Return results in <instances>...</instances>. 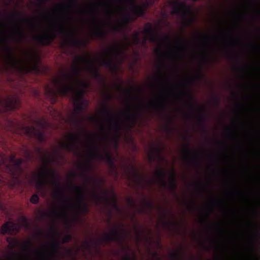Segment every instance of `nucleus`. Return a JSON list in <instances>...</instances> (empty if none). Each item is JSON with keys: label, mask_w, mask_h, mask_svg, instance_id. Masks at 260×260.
Instances as JSON below:
<instances>
[{"label": "nucleus", "mask_w": 260, "mask_h": 260, "mask_svg": "<svg viewBox=\"0 0 260 260\" xmlns=\"http://www.w3.org/2000/svg\"><path fill=\"white\" fill-rule=\"evenodd\" d=\"M73 72L75 78H73L72 76H66L68 79L73 80V84L69 82L65 83L61 79L57 78L54 79V82L58 86V92L61 96H69L73 91L76 90L77 94L74 98V117L71 120L75 124L80 125L81 124L82 120L79 118V115L84 110L85 105V106L88 105V102L83 98V94L84 89L88 86V83L79 79L80 69L79 68H74Z\"/></svg>", "instance_id": "nucleus-1"}, {"label": "nucleus", "mask_w": 260, "mask_h": 260, "mask_svg": "<svg viewBox=\"0 0 260 260\" xmlns=\"http://www.w3.org/2000/svg\"><path fill=\"white\" fill-rule=\"evenodd\" d=\"M35 149L36 153L39 155L41 160L44 164V168L39 174V179L37 181V186L39 188H42L48 184V179L50 178L53 187H57V192L61 193L63 188L60 183L58 175L55 171L49 168V164L53 161V159L47 157L49 155L48 152L42 148L35 147Z\"/></svg>", "instance_id": "nucleus-2"}, {"label": "nucleus", "mask_w": 260, "mask_h": 260, "mask_svg": "<svg viewBox=\"0 0 260 260\" xmlns=\"http://www.w3.org/2000/svg\"><path fill=\"white\" fill-rule=\"evenodd\" d=\"M129 234V232L124 229V224H121L118 227H114L109 233H105L104 236L98 239L95 243L92 239L85 240L82 244V247L84 251L87 250L91 253L92 249L94 246L98 248L99 245L103 243L111 242L122 243Z\"/></svg>", "instance_id": "nucleus-3"}, {"label": "nucleus", "mask_w": 260, "mask_h": 260, "mask_svg": "<svg viewBox=\"0 0 260 260\" xmlns=\"http://www.w3.org/2000/svg\"><path fill=\"white\" fill-rule=\"evenodd\" d=\"M63 188L62 192L58 193L57 191V187H53L54 189V195L55 197H59L63 202L66 203L64 207L66 209L75 208L78 213L87 214L89 212V208L85 202V189L84 188L77 185H72V188L74 191L77 193V198L76 200V204L75 207L71 204L70 200L69 199L65 198L64 188Z\"/></svg>", "instance_id": "nucleus-4"}, {"label": "nucleus", "mask_w": 260, "mask_h": 260, "mask_svg": "<svg viewBox=\"0 0 260 260\" xmlns=\"http://www.w3.org/2000/svg\"><path fill=\"white\" fill-rule=\"evenodd\" d=\"M74 62L76 64V66L73 67L72 72L70 73H64L63 74V77L64 79L67 80L68 82L72 84H73V80H72V79H68L66 76H72L73 77V78H75V74L73 72V69L74 68L76 67H78L80 69V74L79 75V78L80 80H82L80 78V74L82 70L80 65L83 63L86 64L87 65V68L88 70L90 72L93 78L101 82L103 81L104 78L103 76L101 75V74L99 73V69L94 67L93 60L89 57H88V56H78L75 58L74 60Z\"/></svg>", "instance_id": "nucleus-5"}, {"label": "nucleus", "mask_w": 260, "mask_h": 260, "mask_svg": "<svg viewBox=\"0 0 260 260\" xmlns=\"http://www.w3.org/2000/svg\"><path fill=\"white\" fill-rule=\"evenodd\" d=\"M6 241L9 244L8 248L10 250L9 254L4 255L6 260H26L27 259L26 255H21L14 251V250L16 247H21L25 252L30 253L32 246L31 241H27L23 243H21L17 239L12 237H7Z\"/></svg>", "instance_id": "nucleus-6"}, {"label": "nucleus", "mask_w": 260, "mask_h": 260, "mask_svg": "<svg viewBox=\"0 0 260 260\" xmlns=\"http://www.w3.org/2000/svg\"><path fill=\"white\" fill-rule=\"evenodd\" d=\"M91 151L89 153V156L92 159L102 160L105 161L110 166L111 169L117 175V169L114 164V158L110 151L105 148V153L101 152V148L96 144L94 138L90 137V142L88 145Z\"/></svg>", "instance_id": "nucleus-7"}, {"label": "nucleus", "mask_w": 260, "mask_h": 260, "mask_svg": "<svg viewBox=\"0 0 260 260\" xmlns=\"http://www.w3.org/2000/svg\"><path fill=\"white\" fill-rule=\"evenodd\" d=\"M35 122L39 128L34 125H23L24 131L28 137L35 138L39 142L45 143L46 142L45 134L41 129L44 128L47 126V122L45 119H38Z\"/></svg>", "instance_id": "nucleus-8"}, {"label": "nucleus", "mask_w": 260, "mask_h": 260, "mask_svg": "<svg viewBox=\"0 0 260 260\" xmlns=\"http://www.w3.org/2000/svg\"><path fill=\"white\" fill-rule=\"evenodd\" d=\"M11 161L14 165L12 167L7 165V168L11 178L10 186L14 188L19 186L21 182L20 176L22 173V169L21 166L23 161L21 158L16 159L14 157L11 158Z\"/></svg>", "instance_id": "nucleus-9"}, {"label": "nucleus", "mask_w": 260, "mask_h": 260, "mask_svg": "<svg viewBox=\"0 0 260 260\" xmlns=\"http://www.w3.org/2000/svg\"><path fill=\"white\" fill-rule=\"evenodd\" d=\"M113 99V96L110 93L106 94V103L105 104L102 112L108 118L110 127L117 133H119L122 129V123L120 119L112 113L107 106V103Z\"/></svg>", "instance_id": "nucleus-10"}, {"label": "nucleus", "mask_w": 260, "mask_h": 260, "mask_svg": "<svg viewBox=\"0 0 260 260\" xmlns=\"http://www.w3.org/2000/svg\"><path fill=\"white\" fill-rule=\"evenodd\" d=\"M155 175L158 181L162 187L168 186L170 190L172 192H175L177 188L176 183V175L174 170H172L169 179V182L168 183L166 180V173L165 169L157 170L155 171Z\"/></svg>", "instance_id": "nucleus-11"}, {"label": "nucleus", "mask_w": 260, "mask_h": 260, "mask_svg": "<svg viewBox=\"0 0 260 260\" xmlns=\"http://www.w3.org/2000/svg\"><path fill=\"white\" fill-rule=\"evenodd\" d=\"M52 235L54 237V241L50 245V252L46 253L44 256L46 258V260H57L60 257V245L58 240L59 234L58 231L54 229H52Z\"/></svg>", "instance_id": "nucleus-12"}, {"label": "nucleus", "mask_w": 260, "mask_h": 260, "mask_svg": "<svg viewBox=\"0 0 260 260\" xmlns=\"http://www.w3.org/2000/svg\"><path fill=\"white\" fill-rule=\"evenodd\" d=\"M58 32L61 35L64 36L66 37V40L68 43L75 47L80 48L82 47H86L88 41L87 40H80L75 37L76 32L75 30H71L69 33L63 27H60Z\"/></svg>", "instance_id": "nucleus-13"}, {"label": "nucleus", "mask_w": 260, "mask_h": 260, "mask_svg": "<svg viewBox=\"0 0 260 260\" xmlns=\"http://www.w3.org/2000/svg\"><path fill=\"white\" fill-rule=\"evenodd\" d=\"M106 53L108 57L102 59V65L109 69H116L117 66L113 61V57L115 54L120 55L123 53V51L121 50L120 46L115 45L109 48L107 50Z\"/></svg>", "instance_id": "nucleus-14"}, {"label": "nucleus", "mask_w": 260, "mask_h": 260, "mask_svg": "<svg viewBox=\"0 0 260 260\" xmlns=\"http://www.w3.org/2000/svg\"><path fill=\"white\" fill-rule=\"evenodd\" d=\"M68 142L61 141L59 145L61 148L69 151H76L78 145L80 142L79 134H70L68 136Z\"/></svg>", "instance_id": "nucleus-15"}, {"label": "nucleus", "mask_w": 260, "mask_h": 260, "mask_svg": "<svg viewBox=\"0 0 260 260\" xmlns=\"http://www.w3.org/2000/svg\"><path fill=\"white\" fill-rule=\"evenodd\" d=\"M56 38V34L55 32H52L37 36L35 39L43 45L49 46L53 43Z\"/></svg>", "instance_id": "nucleus-16"}, {"label": "nucleus", "mask_w": 260, "mask_h": 260, "mask_svg": "<svg viewBox=\"0 0 260 260\" xmlns=\"http://www.w3.org/2000/svg\"><path fill=\"white\" fill-rule=\"evenodd\" d=\"M0 103L3 104L8 110H13L18 108L20 103L16 98L8 96L3 100H0Z\"/></svg>", "instance_id": "nucleus-17"}, {"label": "nucleus", "mask_w": 260, "mask_h": 260, "mask_svg": "<svg viewBox=\"0 0 260 260\" xmlns=\"http://www.w3.org/2000/svg\"><path fill=\"white\" fill-rule=\"evenodd\" d=\"M143 31L147 36V38L143 41V44L146 43V40H148L151 42H158V39L155 34V30L152 25L150 23H147L145 25Z\"/></svg>", "instance_id": "nucleus-18"}, {"label": "nucleus", "mask_w": 260, "mask_h": 260, "mask_svg": "<svg viewBox=\"0 0 260 260\" xmlns=\"http://www.w3.org/2000/svg\"><path fill=\"white\" fill-rule=\"evenodd\" d=\"M103 194L100 196L98 193L93 191L92 193V200L96 205H100L104 202L107 205L109 203V193L107 190L102 191Z\"/></svg>", "instance_id": "nucleus-19"}, {"label": "nucleus", "mask_w": 260, "mask_h": 260, "mask_svg": "<svg viewBox=\"0 0 260 260\" xmlns=\"http://www.w3.org/2000/svg\"><path fill=\"white\" fill-rule=\"evenodd\" d=\"M19 231V227L17 224L9 221L2 225L1 233L3 235L6 234L12 235L15 232H18Z\"/></svg>", "instance_id": "nucleus-20"}, {"label": "nucleus", "mask_w": 260, "mask_h": 260, "mask_svg": "<svg viewBox=\"0 0 260 260\" xmlns=\"http://www.w3.org/2000/svg\"><path fill=\"white\" fill-rule=\"evenodd\" d=\"M183 151L185 156L190 161L197 163L200 158V154L199 152L197 151H194L193 153V155L192 157L190 156V154L191 152V150L190 148L189 142L188 141L187 142V144L183 147Z\"/></svg>", "instance_id": "nucleus-21"}, {"label": "nucleus", "mask_w": 260, "mask_h": 260, "mask_svg": "<svg viewBox=\"0 0 260 260\" xmlns=\"http://www.w3.org/2000/svg\"><path fill=\"white\" fill-rule=\"evenodd\" d=\"M93 22L96 26V28L93 32V36L98 39H105L107 36V33L101 28L99 25L97 17L95 16L93 18Z\"/></svg>", "instance_id": "nucleus-22"}, {"label": "nucleus", "mask_w": 260, "mask_h": 260, "mask_svg": "<svg viewBox=\"0 0 260 260\" xmlns=\"http://www.w3.org/2000/svg\"><path fill=\"white\" fill-rule=\"evenodd\" d=\"M5 50L7 54V61L13 67L17 66L20 61L14 57L11 47L7 45L5 48Z\"/></svg>", "instance_id": "nucleus-23"}, {"label": "nucleus", "mask_w": 260, "mask_h": 260, "mask_svg": "<svg viewBox=\"0 0 260 260\" xmlns=\"http://www.w3.org/2000/svg\"><path fill=\"white\" fill-rule=\"evenodd\" d=\"M139 117V113L135 111L131 113V109L129 107L126 110V113L125 114V118L127 120L132 123L133 125H135Z\"/></svg>", "instance_id": "nucleus-24"}, {"label": "nucleus", "mask_w": 260, "mask_h": 260, "mask_svg": "<svg viewBox=\"0 0 260 260\" xmlns=\"http://www.w3.org/2000/svg\"><path fill=\"white\" fill-rule=\"evenodd\" d=\"M176 4L177 6L174 7L172 13L173 14L179 15L181 11H184L185 13L183 14V17L185 18L186 16L185 13L188 11L186 6L184 4L179 2H177Z\"/></svg>", "instance_id": "nucleus-25"}, {"label": "nucleus", "mask_w": 260, "mask_h": 260, "mask_svg": "<svg viewBox=\"0 0 260 260\" xmlns=\"http://www.w3.org/2000/svg\"><path fill=\"white\" fill-rule=\"evenodd\" d=\"M150 105L153 106L156 111L160 112L162 113H166V103L165 101L162 100L157 104L153 102H151L150 103Z\"/></svg>", "instance_id": "nucleus-26"}, {"label": "nucleus", "mask_w": 260, "mask_h": 260, "mask_svg": "<svg viewBox=\"0 0 260 260\" xmlns=\"http://www.w3.org/2000/svg\"><path fill=\"white\" fill-rule=\"evenodd\" d=\"M160 210H161V215H162V218H163L162 221V226H163V228H164L165 229H168L169 230H171V227L173 225V224L176 226V225H177V223L176 222L171 223L170 222L166 221L165 220L166 218V216H167L166 212L161 209H160Z\"/></svg>", "instance_id": "nucleus-27"}, {"label": "nucleus", "mask_w": 260, "mask_h": 260, "mask_svg": "<svg viewBox=\"0 0 260 260\" xmlns=\"http://www.w3.org/2000/svg\"><path fill=\"white\" fill-rule=\"evenodd\" d=\"M12 15L14 17L18 18L22 21L30 23L33 27H36L37 26V24L34 21L33 19H32V18H23L21 17V13H17L15 12H13L12 13Z\"/></svg>", "instance_id": "nucleus-28"}, {"label": "nucleus", "mask_w": 260, "mask_h": 260, "mask_svg": "<svg viewBox=\"0 0 260 260\" xmlns=\"http://www.w3.org/2000/svg\"><path fill=\"white\" fill-rule=\"evenodd\" d=\"M28 55L30 56L31 59L32 61L31 69L37 73H39L40 72V60L39 58H37L36 57L32 56L30 54H28Z\"/></svg>", "instance_id": "nucleus-29"}, {"label": "nucleus", "mask_w": 260, "mask_h": 260, "mask_svg": "<svg viewBox=\"0 0 260 260\" xmlns=\"http://www.w3.org/2000/svg\"><path fill=\"white\" fill-rule=\"evenodd\" d=\"M51 214L54 217L59 219H67L68 217V215L66 211H60L57 209H54L52 211Z\"/></svg>", "instance_id": "nucleus-30"}, {"label": "nucleus", "mask_w": 260, "mask_h": 260, "mask_svg": "<svg viewBox=\"0 0 260 260\" xmlns=\"http://www.w3.org/2000/svg\"><path fill=\"white\" fill-rule=\"evenodd\" d=\"M198 112H200L201 114L197 116V120L199 124L201 125L204 129V131L205 132V121L206 120V117L205 115L203 113V111L201 109H199L198 110Z\"/></svg>", "instance_id": "nucleus-31"}, {"label": "nucleus", "mask_w": 260, "mask_h": 260, "mask_svg": "<svg viewBox=\"0 0 260 260\" xmlns=\"http://www.w3.org/2000/svg\"><path fill=\"white\" fill-rule=\"evenodd\" d=\"M132 178L134 180L135 184L138 187H143L141 178L138 173L135 170L133 173V176Z\"/></svg>", "instance_id": "nucleus-32"}, {"label": "nucleus", "mask_w": 260, "mask_h": 260, "mask_svg": "<svg viewBox=\"0 0 260 260\" xmlns=\"http://www.w3.org/2000/svg\"><path fill=\"white\" fill-rule=\"evenodd\" d=\"M77 5V3L76 0H69L67 1L66 7H64L63 5H59V6H61L64 9L67 10L71 9Z\"/></svg>", "instance_id": "nucleus-33"}, {"label": "nucleus", "mask_w": 260, "mask_h": 260, "mask_svg": "<svg viewBox=\"0 0 260 260\" xmlns=\"http://www.w3.org/2000/svg\"><path fill=\"white\" fill-rule=\"evenodd\" d=\"M19 220L20 221V222L22 224V225L23 227L26 229H28L30 227V223L28 219L26 217L24 216H21V217H19Z\"/></svg>", "instance_id": "nucleus-34"}, {"label": "nucleus", "mask_w": 260, "mask_h": 260, "mask_svg": "<svg viewBox=\"0 0 260 260\" xmlns=\"http://www.w3.org/2000/svg\"><path fill=\"white\" fill-rule=\"evenodd\" d=\"M15 34L21 39L24 40L25 39L26 36L23 30L20 28V27L17 25Z\"/></svg>", "instance_id": "nucleus-35"}, {"label": "nucleus", "mask_w": 260, "mask_h": 260, "mask_svg": "<svg viewBox=\"0 0 260 260\" xmlns=\"http://www.w3.org/2000/svg\"><path fill=\"white\" fill-rule=\"evenodd\" d=\"M124 91L126 95L128 104L130 105L131 100L134 98V96L132 94V89L125 88L124 89Z\"/></svg>", "instance_id": "nucleus-36"}, {"label": "nucleus", "mask_w": 260, "mask_h": 260, "mask_svg": "<svg viewBox=\"0 0 260 260\" xmlns=\"http://www.w3.org/2000/svg\"><path fill=\"white\" fill-rule=\"evenodd\" d=\"M152 151L153 153H157L162 160H165V158L161 155V153L162 152V148L161 147L158 146H154L152 148Z\"/></svg>", "instance_id": "nucleus-37"}, {"label": "nucleus", "mask_w": 260, "mask_h": 260, "mask_svg": "<svg viewBox=\"0 0 260 260\" xmlns=\"http://www.w3.org/2000/svg\"><path fill=\"white\" fill-rule=\"evenodd\" d=\"M170 256L172 260H182L179 251H175L171 253Z\"/></svg>", "instance_id": "nucleus-38"}, {"label": "nucleus", "mask_w": 260, "mask_h": 260, "mask_svg": "<svg viewBox=\"0 0 260 260\" xmlns=\"http://www.w3.org/2000/svg\"><path fill=\"white\" fill-rule=\"evenodd\" d=\"M79 168L86 172H88L91 169V166L88 163L82 164L79 165Z\"/></svg>", "instance_id": "nucleus-39"}, {"label": "nucleus", "mask_w": 260, "mask_h": 260, "mask_svg": "<svg viewBox=\"0 0 260 260\" xmlns=\"http://www.w3.org/2000/svg\"><path fill=\"white\" fill-rule=\"evenodd\" d=\"M185 43L186 42L184 39H180L178 40V44H179L180 49L183 51H185L187 49Z\"/></svg>", "instance_id": "nucleus-40"}, {"label": "nucleus", "mask_w": 260, "mask_h": 260, "mask_svg": "<svg viewBox=\"0 0 260 260\" xmlns=\"http://www.w3.org/2000/svg\"><path fill=\"white\" fill-rule=\"evenodd\" d=\"M73 239V236L71 234L66 235L62 238V243H69Z\"/></svg>", "instance_id": "nucleus-41"}, {"label": "nucleus", "mask_w": 260, "mask_h": 260, "mask_svg": "<svg viewBox=\"0 0 260 260\" xmlns=\"http://www.w3.org/2000/svg\"><path fill=\"white\" fill-rule=\"evenodd\" d=\"M133 42L135 45H138L140 42V39L139 37V33L136 32L134 34Z\"/></svg>", "instance_id": "nucleus-42"}, {"label": "nucleus", "mask_w": 260, "mask_h": 260, "mask_svg": "<svg viewBox=\"0 0 260 260\" xmlns=\"http://www.w3.org/2000/svg\"><path fill=\"white\" fill-rule=\"evenodd\" d=\"M173 122L172 119H170L169 124L165 127V130L167 133H171L174 131V129L171 126V124Z\"/></svg>", "instance_id": "nucleus-43"}, {"label": "nucleus", "mask_w": 260, "mask_h": 260, "mask_svg": "<svg viewBox=\"0 0 260 260\" xmlns=\"http://www.w3.org/2000/svg\"><path fill=\"white\" fill-rule=\"evenodd\" d=\"M39 201V198L37 194H34L30 199V202L34 204H37Z\"/></svg>", "instance_id": "nucleus-44"}, {"label": "nucleus", "mask_w": 260, "mask_h": 260, "mask_svg": "<svg viewBox=\"0 0 260 260\" xmlns=\"http://www.w3.org/2000/svg\"><path fill=\"white\" fill-rule=\"evenodd\" d=\"M113 199L112 201V205L116 211L119 212V211H120V209L117 204V202H116V201L115 199V196L114 193H113Z\"/></svg>", "instance_id": "nucleus-45"}, {"label": "nucleus", "mask_w": 260, "mask_h": 260, "mask_svg": "<svg viewBox=\"0 0 260 260\" xmlns=\"http://www.w3.org/2000/svg\"><path fill=\"white\" fill-rule=\"evenodd\" d=\"M113 199L112 201V205L116 211L119 212V211H120V209L117 204V202H116V201L115 199V196L114 193H113Z\"/></svg>", "instance_id": "nucleus-46"}, {"label": "nucleus", "mask_w": 260, "mask_h": 260, "mask_svg": "<svg viewBox=\"0 0 260 260\" xmlns=\"http://www.w3.org/2000/svg\"><path fill=\"white\" fill-rule=\"evenodd\" d=\"M166 64L165 63V62L163 61H161L160 62V63L159 64V66L158 67V71H159V75L161 76V77H162V76H164L165 75V74L164 73L162 72V68H164L165 67Z\"/></svg>", "instance_id": "nucleus-47"}, {"label": "nucleus", "mask_w": 260, "mask_h": 260, "mask_svg": "<svg viewBox=\"0 0 260 260\" xmlns=\"http://www.w3.org/2000/svg\"><path fill=\"white\" fill-rule=\"evenodd\" d=\"M144 205L148 208L152 209L154 207V205L152 202L150 201H145L143 203Z\"/></svg>", "instance_id": "nucleus-48"}, {"label": "nucleus", "mask_w": 260, "mask_h": 260, "mask_svg": "<svg viewBox=\"0 0 260 260\" xmlns=\"http://www.w3.org/2000/svg\"><path fill=\"white\" fill-rule=\"evenodd\" d=\"M155 52L159 56H162V55H164L165 54H166V53L165 52H164L163 50H162V49L160 48H157L155 49Z\"/></svg>", "instance_id": "nucleus-49"}, {"label": "nucleus", "mask_w": 260, "mask_h": 260, "mask_svg": "<svg viewBox=\"0 0 260 260\" xmlns=\"http://www.w3.org/2000/svg\"><path fill=\"white\" fill-rule=\"evenodd\" d=\"M125 253L126 255L122 258V260H136L135 257L133 259H132V257H131L130 254L128 253L127 251H125Z\"/></svg>", "instance_id": "nucleus-50"}, {"label": "nucleus", "mask_w": 260, "mask_h": 260, "mask_svg": "<svg viewBox=\"0 0 260 260\" xmlns=\"http://www.w3.org/2000/svg\"><path fill=\"white\" fill-rule=\"evenodd\" d=\"M135 232L136 234L137 235L138 239H139L142 235L144 234V231H140L137 228L135 230Z\"/></svg>", "instance_id": "nucleus-51"}, {"label": "nucleus", "mask_w": 260, "mask_h": 260, "mask_svg": "<svg viewBox=\"0 0 260 260\" xmlns=\"http://www.w3.org/2000/svg\"><path fill=\"white\" fill-rule=\"evenodd\" d=\"M80 175H81V176L82 177H83L85 179V180H86V181L92 180V181H95V179H93V178H91V177H89V176H87L86 175H85V174H81Z\"/></svg>", "instance_id": "nucleus-52"}, {"label": "nucleus", "mask_w": 260, "mask_h": 260, "mask_svg": "<svg viewBox=\"0 0 260 260\" xmlns=\"http://www.w3.org/2000/svg\"><path fill=\"white\" fill-rule=\"evenodd\" d=\"M170 36L167 35H164L161 38V40L163 42L168 41L170 40Z\"/></svg>", "instance_id": "nucleus-53"}, {"label": "nucleus", "mask_w": 260, "mask_h": 260, "mask_svg": "<svg viewBox=\"0 0 260 260\" xmlns=\"http://www.w3.org/2000/svg\"><path fill=\"white\" fill-rule=\"evenodd\" d=\"M213 103L215 106H218L220 103V101L217 97H214L213 99Z\"/></svg>", "instance_id": "nucleus-54"}, {"label": "nucleus", "mask_w": 260, "mask_h": 260, "mask_svg": "<svg viewBox=\"0 0 260 260\" xmlns=\"http://www.w3.org/2000/svg\"><path fill=\"white\" fill-rule=\"evenodd\" d=\"M203 74H202L201 72L200 71V73L197 75V76H196V78L198 79V80H202V78H203Z\"/></svg>", "instance_id": "nucleus-55"}, {"label": "nucleus", "mask_w": 260, "mask_h": 260, "mask_svg": "<svg viewBox=\"0 0 260 260\" xmlns=\"http://www.w3.org/2000/svg\"><path fill=\"white\" fill-rule=\"evenodd\" d=\"M38 2L42 5H45L48 1V0H37Z\"/></svg>", "instance_id": "nucleus-56"}, {"label": "nucleus", "mask_w": 260, "mask_h": 260, "mask_svg": "<svg viewBox=\"0 0 260 260\" xmlns=\"http://www.w3.org/2000/svg\"><path fill=\"white\" fill-rule=\"evenodd\" d=\"M148 158H149V159L150 160V161H154V159H155V157L153 155H149L148 156Z\"/></svg>", "instance_id": "nucleus-57"}, {"label": "nucleus", "mask_w": 260, "mask_h": 260, "mask_svg": "<svg viewBox=\"0 0 260 260\" xmlns=\"http://www.w3.org/2000/svg\"><path fill=\"white\" fill-rule=\"evenodd\" d=\"M189 107L191 109V111L194 113V112L195 111V107H194V105L191 104H189Z\"/></svg>", "instance_id": "nucleus-58"}, {"label": "nucleus", "mask_w": 260, "mask_h": 260, "mask_svg": "<svg viewBox=\"0 0 260 260\" xmlns=\"http://www.w3.org/2000/svg\"><path fill=\"white\" fill-rule=\"evenodd\" d=\"M78 176V174L75 172H73L70 174V176L72 178H75Z\"/></svg>", "instance_id": "nucleus-59"}, {"label": "nucleus", "mask_w": 260, "mask_h": 260, "mask_svg": "<svg viewBox=\"0 0 260 260\" xmlns=\"http://www.w3.org/2000/svg\"><path fill=\"white\" fill-rule=\"evenodd\" d=\"M195 184H196V186H197V187H202L203 188H205L206 187L205 185H204L201 183H196Z\"/></svg>", "instance_id": "nucleus-60"}, {"label": "nucleus", "mask_w": 260, "mask_h": 260, "mask_svg": "<svg viewBox=\"0 0 260 260\" xmlns=\"http://www.w3.org/2000/svg\"><path fill=\"white\" fill-rule=\"evenodd\" d=\"M125 39L126 40V41H127L126 45L125 47H127L131 45V43H130L129 41H128V38H127V37L126 36H125Z\"/></svg>", "instance_id": "nucleus-61"}, {"label": "nucleus", "mask_w": 260, "mask_h": 260, "mask_svg": "<svg viewBox=\"0 0 260 260\" xmlns=\"http://www.w3.org/2000/svg\"><path fill=\"white\" fill-rule=\"evenodd\" d=\"M128 201L129 203L131 204L132 205H134L135 204L134 201L133 199H129Z\"/></svg>", "instance_id": "nucleus-62"}, {"label": "nucleus", "mask_w": 260, "mask_h": 260, "mask_svg": "<svg viewBox=\"0 0 260 260\" xmlns=\"http://www.w3.org/2000/svg\"><path fill=\"white\" fill-rule=\"evenodd\" d=\"M226 134L228 136L231 137V136H233V133L229 131L226 132Z\"/></svg>", "instance_id": "nucleus-63"}, {"label": "nucleus", "mask_w": 260, "mask_h": 260, "mask_svg": "<svg viewBox=\"0 0 260 260\" xmlns=\"http://www.w3.org/2000/svg\"><path fill=\"white\" fill-rule=\"evenodd\" d=\"M48 216V214L46 213H43L42 214V218H43L44 217H47Z\"/></svg>", "instance_id": "nucleus-64"}]
</instances>
